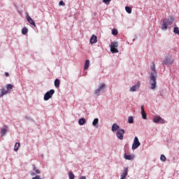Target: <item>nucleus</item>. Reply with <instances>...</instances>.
Returning a JSON list of instances; mask_svg holds the SVG:
<instances>
[{
	"instance_id": "obj_2",
	"label": "nucleus",
	"mask_w": 179,
	"mask_h": 179,
	"mask_svg": "<svg viewBox=\"0 0 179 179\" xmlns=\"http://www.w3.org/2000/svg\"><path fill=\"white\" fill-rule=\"evenodd\" d=\"M171 24H173V21L170 20H164L163 23L162 24V29L167 30V27H169V26H171Z\"/></svg>"
},
{
	"instance_id": "obj_31",
	"label": "nucleus",
	"mask_w": 179,
	"mask_h": 179,
	"mask_svg": "<svg viewBox=\"0 0 179 179\" xmlns=\"http://www.w3.org/2000/svg\"><path fill=\"white\" fill-rule=\"evenodd\" d=\"M173 31L176 34H178L179 35V28L178 27H176L173 29Z\"/></svg>"
},
{
	"instance_id": "obj_34",
	"label": "nucleus",
	"mask_w": 179,
	"mask_h": 179,
	"mask_svg": "<svg viewBox=\"0 0 179 179\" xmlns=\"http://www.w3.org/2000/svg\"><path fill=\"white\" fill-rule=\"evenodd\" d=\"M59 5L60 6H65V3H64L62 1H59Z\"/></svg>"
},
{
	"instance_id": "obj_25",
	"label": "nucleus",
	"mask_w": 179,
	"mask_h": 179,
	"mask_svg": "<svg viewBox=\"0 0 179 179\" xmlns=\"http://www.w3.org/2000/svg\"><path fill=\"white\" fill-rule=\"evenodd\" d=\"M28 31H29V29H27V27H24L22 29V34H27V33H28Z\"/></svg>"
},
{
	"instance_id": "obj_7",
	"label": "nucleus",
	"mask_w": 179,
	"mask_h": 179,
	"mask_svg": "<svg viewBox=\"0 0 179 179\" xmlns=\"http://www.w3.org/2000/svg\"><path fill=\"white\" fill-rule=\"evenodd\" d=\"M125 134V130L122 129H119L116 133V136L120 139V141H122L124 139V134Z\"/></svg>"
},
{
	"instance_id": "obj_36",
	"label": "nucleus",
	"mask_w": 179,
	"mask_h": 179,
	"mask_svg": "<svg viewBox=\"0 0 179 179\" xmlns=\"http://www.w3.org/2000/svg\"><path fill=\"white\" fill-rule=\"evenodd\" d=\"M141 113H145V108L143 106H141Z\"/></svg>"
},
{
	"instance_id": "obj_20",
	"label": "nucleus",
	"mask_w": 179,
	"mask_h": 179,
	"mask_svg": "<svg viewBox=\"0 0 179 179\" xmlns=\"http://www.w3.org/2000/svg\"><path fill=\"white\" fill-rule=\"evenodd\" d=\"M19 148H20V143H16L14 146L15 152H17V150H19Z\"/></svg>"
},
{
	"instance_id": "obj_30",
	"label": "nucleus",
	"mask_w": 179,
	"mask_h": 179,
	"mask_svg": "<svg viewBox=\"0 0 179 179\" xmlns=\"http://www.w3.org/2000/svg\"><path fill=\"white\" fill-rule=\"evenodd\" d=\"M160 160L162 162H166V156L164 155H162L160 157Z\"/></svg>"
},
{
	"instance_id": "obj_19",
	"label": "nucleus",
	"mask_w": 179,
	"mask_h": 179,
	"mask_svg": "<svg viewBox=\"0 0 179 179\" xmlns=\"http://www.w3.org/2000/svg\"><path fill=\"white\" fill-rule=\"evenodd\" d=\"M78 124L79 125H85V124H86V120H85V118L80 119L78 121Z\"/></svg>"
},
{
	"instance_id": "obj_38",
	"label": "nucleus",
	"mask_w": 179,
	"mask_h": 179,
	"mask_svg": "<svg viewBox=\"0 0 179 179\" xmlns=\"http://www.w3.org/2000/svg\"><path fill=\"white\" fill-rule=\"evenodd\" d=\"M5 75H6V76H9V73L6 72V73H5Z\"/></svg>"
},
{
	"instance_id": "obj_11",
	"label": "nucleus",
	"mask_w": 179,
	"mask_h": 179,
	"mask_svg": "<svg viewBox=\"0 0 179 179\" xmlns=\"http://www.w3.org/2000/svg\"><path fill=\"white\" fill-rule=\"evenodd\" d=\"M103 89H106V84L104 83L101 84V86L95 91V94H100V92H101Z\"/></svg>"
},
{
	"instance_id": "obj_37",
	"label": "nucleus",
	"mask_w": 179,
	"mask_h": 179,
	"mask_svg": "<svg viewBox=\"0 0 179 179\" xmlns=\"http://www.w3.org/2000/svg\"><path fill=\"white\" fill-rule=\"evenodd\" d=\"M80 179H86V177H85V176H81V177L80 178Z\"/></svg>"
},
{
	"instance_id": "obj_35",
	"label": "nucleus",
	"mask_w": 179,
	"mask_h": 179,
	"mask_svg": "<svg viewBox=\"0 0 179 179\" xmlns=\"http://www.w3.org/2000/svg\"><path fill=\"white\" fill-rule=\"evenodd\" d=\"M32 179H41V176H36L32 178Z\"/></svg>"
},
{
	"instance_id": "obj_17",
	"label": "nucleus",
	"mask_w": 179,
	"mask_h": 179,
	"mask_svg": "<svg viewBox=\"0 0 179 179\" xmlns=\"http://www.w3.org/2000/svg\"><path fill=\"white\" fill-rule=\"evenodd\" d=\"M92 125L96 128H99V120L95 118L92 122Z\"/></svg>"
},
{
	"instance_id": "obj_33",
	"label": "nucleus",
	"mask_w": 179,
	"mask_h": 179,
	"mask_svg": "<svg viewBox=\"0 0 179 179\" xmlns=\"http://www.w3.org/2000/svg\"><path fill=\"white\" fill-rule=\"evenodd\" d=\"M103 2H104V3H106V5H108V3L111 2V0H103Z\"/></svg>"
},
{
	"instance_id": "obj_21",
	"label": "nucleus",
	"mask_w": 179,
	"mask_h": 179,
	"mask_svg": "<svg viewBox=\"0 0 179 179\" xmlns=\"http://www.w3.org/2000/svg\"><path fill=\"white\" fill-rule=\"evenodd\" d=\"M32 167H33V171H35L36 174H40V173H41L40 170L37 169V168L36 167V165L33 164Z\"/></svg>"
},
{
	"instance_id": "obj_16",
	"label": "nucleus",
	"mask_w": 179,
	"mask_h": 179,
	"mask_svg": "<svg viewBox=\"0 0 179 179\" xmlns=\"http://www.w3.org/2000/svg\"><path fill=\"white\" fill-rule=\"evenodd\" d=\"M124 157L126 159V160H134V157H135V156L132 155H127V154H124Z\"/></svg>"
},
{
	"instance_id": "obj_26",
	"label": "nucleus",
	"mask_w": 179,
	"mask_h": 179,
	"mask_svg": "<svg viewBox=\"0 0 179 179\" xmlns=\"http://www.w3.org/2000/svg\"><path fill=\"white\" fill-rule=\"evenodd\" d=\"M7 90H12L13 89V85L12 84H8L6 85Z\"/></svg>"
},
{
	"instance_id": "obj_5",
	"label": "nucleus",
	"mask_w": 179,
	"mask_h": 179,
	"mask_svg": "<svg viewBox=\"0 0 179 179\" xmlns=\"http://www.w3.org/2000/svg\"><path fill=\"white\" fill-rule=\"evenodd\" d=\"M110 51L113 54H117V52H118V43H117V42L111 43Z\"/></svg>"
},
{
	"instance_id": "obj_32",
	"label": "nucleus",
	"mask_w": 179,
	"mask_h": 179,
	"mask_svg": "<svg viewBox=\"0 0 179 179\" xmlns=\"http://www.w3.org/2000/svg\"><path fill=\"white\" fill-rule=\"evenodd\" d=\"M142 118L143 120H146V117H147V115H146V113H142Z\"/></svg>"
},
{
	"instance_id": "obj_4",
	"label": "nucleus",
	"mask_w": 179,
	"mask_h": 179,
	"mask_svg": "<svg viewBox=\"0 0 179 179\" xmlns=\"http://www.w3.org/2000/svg\"><path fill=\"white\" fill-rule=\"evenodd\" d=\"M54 93H55V90H50L48 91L45 94L44 97H43L45 101L50 100V99H51V97H52V96L54 95Z\"/></svg>"
},
{
	"instance_id": "obj_24",
	"label": "nucleus",
	"mask_w": 179,
	"mask_h": 179,
	"mask_svg": "<svg viewBox=\"0 0 179 179\" xmlns=\"http://www.w3.org/2000/svg\"><path fill=\"white\" fill-rule=\"evenodd\" d=\"M125 10L127 12V13H132V8L129 6H126Z\"/></svg>"
},
{
	"instance_id": "obj_6",
	"label": "nucleus",
	"mask_w": 179,
	"mask_h": 179,
	"mask_svg": "<svg viewBox=\"0 0 179 179\" xmlns=\"http://www.w3.org/2000/svg\"><path fill=\"white\" fill-rule=\"evenodd\" d=\"M153 122H155V124H166V121L160 116H155Z\"/></svg>"
},
{
	"instance_id": "obj_9",
	"label": "nucleus",
	"mask_w": 179,
	"mask_h": 179,
	"mask_svg": "<svg viewBox=\"0 0 179 179\" xmlns=\"http://www.w3.org/2000/svg\"><path fill=\"white\" fill-rule=\"evenodd\" d=\"M139 87H141V82L138 81L136 85H134L130 88V92H136Z\"/></svg>"
},
{
	"instance_id": "obj_29",
	"label": "nucleus",
	"mask_w": 179,
	"mask_h": 179,
	"mask_svg": "<svg viewBox=\"0 0 179 179\" xmlns=\"http://www.w3.org/2000/svg\"><path fill=\"white\" fill-rule=\"evenodd\" d=\"M128 122H129V124H133L134 123V117L132 116H130L128 118Z\"/></svg>"
},
{
	"instance_id": "obj_1",
	"label": "nucleus",
	"mask_w": 179,
	"mask_h": 179,
	"mask_svg": "<svg viewBox=\"0 0 179 179\" xmlns=\"http://www.w3.org/2000/svg\"><path fill=\"white\" fill-rule=\"evenodd\" d=\"M156 78H157V72H156V67L153 63L152 67V72L150 76V85H151L150 89L153 90L156 87Z\"/></svg>"
},
{
	"instance_id": "obj_3",
	"label": "nucleus",
	"mask_w": 179,
	"mask_h": 179,
	"mask_svg": "<svg viewBox=\"0 0 179 179\" xmlns=\"http://www.w3.org/2000/svg\"><path fill=\"white\" fill-rule=\"evenodd\" d=\"M174 62V58L171 56H166L164 61L163 64L164 65H171Z\"/></svg>"
},
{
	"instance_id": "obj_28",
	"label": "nucleus",
	"mask_w": 179,
	"mask_h": 179,
	"mask_svg": "<svg viewBox=\"0 0 179 179\" xmlns=\"http://www.w3.org/2000/svg\"><path fill=\"white\" fill-rule=\"evenodd\" d=\"M112 34L113 36H117V34H118V30H117V29H113L112 30Z\"/></svg>"
},
{
	"instance_id": "obj_22",
	"label": "nucleus",
	"mask_w": 179,
	"mask_h": 179,
	"mask_svg": "<svg viewBox=\"0 0 179 179\" xmlns=\"http://www.w3.org/2000/svg\"><path fill=\"white\" fill-rule=\"evenodd\" d=\"M8 94V90H5V89H1V93L0 95V97H3V96H5V94Z\"/></svg>"
},
{
	"instance_id": "obj_23",
	"label": "nucleus",
	"mask_w": 179,
	"mask_h": 179,
	"mask_svg": "<svg viewBox=\"0 0 179 179\" xmlns=\"http://www.w3.org/2000/svg\"><path fill=\"white\" fill-rule=\"evenodd\" d=\"M61 85V82L59 81V79H56L55 80V87H58Z\"/></svg>"
},
{
	"instance_id": "obj_8",
	"label": "nucleus",
	"mask_w": 179,
	"mask_h": 179,
	"mask_svg": "<svg viewBox=\"0 0 179 179\" xmlns=\"http://www.w3.org/2000/svg\"><path fill=\"white\" fill-rule=\"evenodd\" d=\"M141 145V142H139V139L137 136H136L134 139L133 145H132V150H135V149H138L139 145Z\"/></svg>"
},
{
	"instance_id": "obj_14",
	"label": "nucleus",
	"mask_w": 179,
	"mask_h": 179,
	"mask_svg": "<svg viewBox=\"0 0 179 179\" xmlns=\"http://www.w3.org/2000/svg\"><path fill=\"white\" fill-rule=\"evenodd\" d=\"M128 176V169H124V172L121 175L120 179H127V176Z\"/></svg>"
},
{
	"instance_id": "obj_18",
	"label": "nucleus",
	"mask_w": 179,
	"mask_h": 179,
	"mask_svg": "<svg viewBox=\"0 0 179 179\" xmlns=\"http://www.w3.org/2000/svg\"><path fill=\"white\" fill-rule=\"evenodd\" d=\"M120 128V126H118V124H113V126H112V131L113 132L115 131H118Z\"/></svg>"
},
{
	"instance_id": "obj_39",
	"label": "nucleus",
	"mask_w": 179,
	"mask_h": 179,
	"mask_svg": "<svg viewBox=\"0 0 179 179\" xmlns=\"http://www.w3.org/2000/svg\"><path fill=\"white\" fill-rule=\"evenodd\" d=\"M31 176H36V173L34 172L31 173Z\"/></svg>"
},
{
	"instance_id": "obj_12",
	"label": "nucleus",
	"mask_w": 179,
	"mask_h": 179,
	"mask_svg": "<svg viewBox=\"0 0 179 179\" xmlns=\"http://www.w3.org/2000/svg\"><path fill=\"white\" fill-rule=\"evenodd\" d=\"M6 132H8V126L4 125L1 130V136H5V135L6 134Z\"/></svg>"
},
{
	"instance_id": "obj_13",
	"label": "nucleus",
	"mask_w": 179,
	"mask_h": 179,
	"mask_svg": "<svg viewBox=\"0 0 179 179\" xmlns=\"http://www.w3.org/2000/svg\"><path fill=\"white\" fill-rule=\"evenodd\" d=\"M97 43V36L94 34L92 35L90 38V43L91 44H96Z\"/></svg>"
},
{
	"instance_id": "obj_10",
	"label": "nucleus",
	"mask_w": 179,
	"mask_h": 179,
	"mask_svg": "<svg viewBox=\"0 0 179 179\" xmlns=\"http://www.w3.org/2000/svg\"><path fill=\"white\" fill-rule=\"evenodd\" d=\"M27 20L30 24H31V26H34V27H36V23L34 22V20L31 19V17L29 16V14L27 15Z\"/></svg>"
},
{
	"instance_id": "obj_15",
	"label": "nucleus",
	"mask_w": 179,
	"mask_h": 179,
	"mask_svg": "<svg viewBox=\"0 0 179 179\" xmlns=\"http://www.w3.org/2000/svg\"><path fill=\"white\" fill-rule=\"evenodd\" d=\"M89 65H90V60L87 59L84 65V71H87L89 69Z\"/></svg>"
},
{
	"instance_id": "obj_27",
	"label": "nucleus",
	"mask_w": 179,
	"mask_h": 179,
	"mask_svg": "<svg viewBox=\"0 0 179 179\" xmlns=\"http://www.w3.org/2000/svg\"><path fill=\"white\" fill-rule=\"evenodd\" d=\"M69 179H75V175L72 172L69 173Z\"/></svg>"
}]
</instances>
